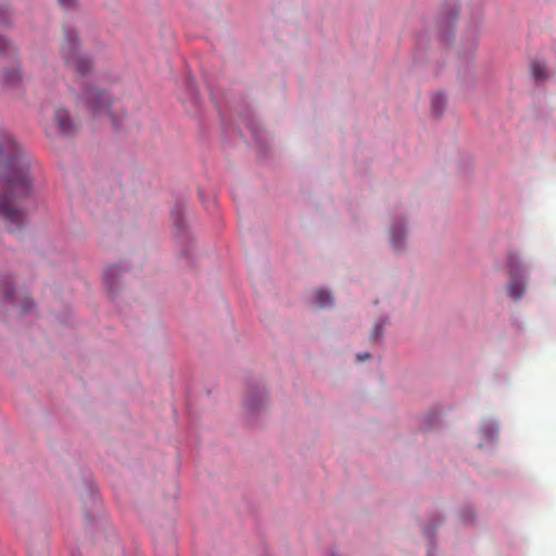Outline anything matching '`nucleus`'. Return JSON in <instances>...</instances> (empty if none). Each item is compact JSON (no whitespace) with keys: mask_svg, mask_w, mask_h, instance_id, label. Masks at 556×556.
Returning <instances> with one entry per match:
<instances>
[{"mask_svg":"<svg viewBox=\"0 0 556 556\" xmlns=\"http://www.w3.org/2000/svg\"><path fill=\"white\" fill-rule=\"evenodd\" d=\"M30 157L4 129H0V223L10 231L20 230L25 222L17 201L33 191Z\"/></svg>","mask_w":556,"mask_h":556,"instance_id":"nucleus-1","label":"nucleus"},{"mask_svg":"<svg viewBox=\"0 0 556 556\" xmlns=\"http://www.w3.org/2000/svg\"><path fill=\"white\" fill-rule=\"evenodd\" d=\"M61 51L66 66L77 78H84L91 71L89 59L78 51L77 35L74 30H66Z\"/></svg>","mask_w":556,"mask_h":556,"instance_id":"nucleus-2","label":"nucleus"},{"mask_svg":"<svg viewBox=\"0 0 556 556\" xmlns=\"http://www.w3.org/2000/svg\"><path fill=\"white\" fill-rule=\"evenodd\" d=\"M83 99L92 116L108 115L112 123L116 125V119L110 110L111 101L103 91L87 85L83 91Z\"/></svg>","mask_w":556,"mask_h":556,"instance_id":"nucleus-3","label":"nucleus"},{"mask_svg":"<svg viewBox=\"0 0 556 556\" xmlns=\"http://www.w3.org/2000/svg\"><path fill=\"white\" fill-rule=\"evenodd\" d=\"M507 268L510 278V281L507 287L508 295L515 300L520 299L525 292V282L520 280V276L523 273V267L517 253H508Z\"/></svg>","mask_w":556,"mask_h":556,"instance_id":"nucleus-4","label":"nucleus"},{"mask_svg":"<svg viewBox=\"0 0 556 556\" xmlns=\"http://www.w3.org/2000/svg\"><path fill=\"white\" fill-rule=\"evenodd\" d=\"M479 433V448H484L493 445L498 438V426L494 420H483L478 430Z\"/></svg>","mask_w":556,"mask_h":556,"instance_id":"nucleus-5","label":"nucleus"},{"mask_svg":"<svg viewBox=\"0 0 556 556\" xmlns=\"http://www.w3.org/2000/svg\"><path fill=\"white\" fill-rule=\"evenodd\" d=\"M54 121L60 134L66 136L74 134L76 127L66 110L62 108L55 109Z\"/></svg>","mask_w":556,"mask_h":556,"instance_id":"nucleus-6","label":"nucleus"},{"mask_svg":"<svg viewBox=\"0 0 556 556\" xmlns=\"http://www.w3.org/2000/svg\"><path fill=\"white\" fill-rule=\"evenodd\" d=\"M447 103V97L446 94H443L441 92H435L431 97V108L433 113L437 116H440L442 112L444 111Z\"/></svg>","mask_w":556,"mask_h":556,"instance_id":"nucleus-7","label":"nucleus"},{"mask_svg":"<svg viewBox=\"0 0 556 556\" xmlns=\"http://www.w3.org/2000/svg\"><path fill=\"white\" fill-rule=\"evenodd\" d=\"M531 73L535 80H544L546 79L547 75L545 72V64L544 62L540 60H533L531 62Z\"/></svg>","mask_w":556,"mask_h":556,"instance_id":"nucleus-8","label":"nucleus"},{"mask_svg":"<svg viewBox=\"0 0 556 556\" xmlns=\"http://www.w3.org/2000/svg\"><path fill=\"white\" fill-rule=\"evenodd\" d=\"M316 302L320 307H326L332 303L331 294L325 290H317L315 293Z\"/></svg>","mask_w":556,"mask_h":556,"instance_id":"nucleus-9","label":"nucleus"},{"mask_svg":"<svg viewBox=\"0 0 556 556\" xmlns=\"http://www.w3.org/2000/svg\"><path fill=\"white\" fill-rule=\"evenodd\" d=\"M0 289L8 299L13 298V287L10 277H5L0 281Z\"/></svg>","mask_w":556,"mask_h":556,"instance_id":"nucleus-10","label":"nucleus"},{"mask_svg":"<svg viewBox=\"0 0 556 556\" xmlns=\"http://www.w3.org/2000/svg\"><path fill=\"white\" fill-rule=\"evenodd\" d=\"M15 52V48L11 42H9L5 38L0 36V53H5L8 55H13Z\"/></svg>","mask_w":556,"mask_h":556,"instance_id":"nucleus-11","label":"nucleus"},{"mask_svg":"<svg viewBox=\"0 0 556 556\" xmlns=\"http://www.w3.org/2000/svg\"><path fill=\"white\" fill-rule=\"evenodd\" d=\"M3 79L7 84L14 85L20 81V73L17 70H12L3 74Z\"/></svg>","mask_w":556,"mask_h":556,"instance_id":"nucleus-12","label":"nucleus"},{"mask_svg":"<svg viewBox=\"0 0 556 556\" xmlns=\"http://www.w3.org/2000/svg\"><path fill=\"white\" fill-rule=\"evenodd\" d=\"M392 243L395 249L401 247V240L404 238V232L399 228H393L391 232Z\"/></svg>","mask_w":556,"mask_h":556,"instance_id":"nucleus-13","label":"nucleus"},{"mask_svg":"<svg viewBox=\"0 0 556 556\" xmlns=\"http://www.w3.org/2000/svg\"><path fill=\"white\" fill-rule=\"evenodd\" d=\"M118 275V268L117 267H110L106 269L105 271V281L106 283H110V280L114 277Z\"/></svg>","mask_w":556,"mask_h":556,"instance_id":"nucleus-14","label":"nucleus"},{"mask_svg":"<svg viewBox=\"0 0 556 556\" xmlns=\"http://www.w3.org/2000/svg\"><path fill=\"white\" fill-rule=\"evenodd\" d=\"M382 336V325L377 324L371 332V339L378 340Z\"/></svg>","mask_w":556,"mask_h":556,"instance_id":"nucleus-15","label":"nucleus"},{"mask_svg":"<svg viewBox=\"0 0 556 556\" xmlns=\"http://www.w3.org/2000/svg\"><path fill=\"white\" fill-rule=\"evenodd\" d=\"M0 23L1 24H7L9 23V13L8 11L0 5Z\"/></svg>","mask_w":556,"mask_h":556,"instance_id":"nucleus-16","label":"nucleus"},{"mask_svg":"<svg viewBox=\"0 0 556 556\" xmlns=\"http://www.w3.org/2000/svg\"><path fill=\"white\" fill-rule=\"evenodd\" d=\"M33 306H34V302L30 299L25 298L23 300V303H22V311L23 312H28Z\"/></svg>","mask_w":556,"mask_h":556,"instance_id":"nucleus-17","label":"nucleus"},{"mask_svg":"<svg viewBox=\"0 0 556 556\" xmlns=\"http://www.w3.org/2000/svg\"><path fill=\"white\" fill-rule=\"evenodd\" d=\"M462 519L464 520V522H470L473 519V511H472V509H469L468 514L463 513L462 514Z\"/></svg>","mask_w":556,"mask_h":556,"instance_id":"nucleus-18","label":"nucleus"},{"mask_svg":"<svg viewBox=\"0 0 556 556\" xmlns=\"http://www.w3.org/2000/svg\"><path fill=\"white\" fill-rule=\"evenodd\" d=\"M60 4L64 8H71L74 5L75 0H58Z\"/></svg>","mask_w":556,"mask_h":556,"instance_id":"nucleus-19","label":"nucleus"},{"mask_svg":"<svg viewBox=\"0 0 556 556\" xmlns=\"http://www.w3.org/2000/svg\"><path fill=\"white\" fill-rule=\"evenodd\" d=\"M370 357V355L368 353H365V354H358L357 355V359L358 361H365V359H368Z\"/></svg>","mask_w":556,"mask_h":556,"instance_id":"nucleus-20","label":"nucleus"}]
</instances>
